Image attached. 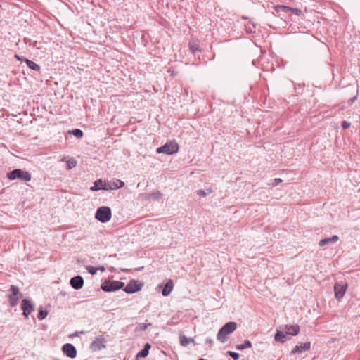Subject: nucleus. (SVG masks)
Returning a JSON list of instances; mask_svg holds the SVG:
<instances>
[{"label":"nucleus","instance_id":"0eeeda50","mask_svg":"<svg viewBox=\"0 0 360 360\" xmlns=\"http://www.w3.org/2000/svg\"><path fill=\"white\" fill-rule=\"evenodd\" d=\"M143 283L136 280H131L123 289L127 293H134L141 290Z\"/></svg>","mask_w":360,"mask_h":360},{"label":"nucleus","instance_id":"bb28decb","mask_svg":"<svg viewBox=\"0 0 360 360\" xmlns=\"http://www.w3.org/2000/svg\"><path fill=\"white\" fill-rule=\"evenodd\" d=\"M68 169H72L76 167L77 161L74 158H70L66 161Z\"/></svg>","mask_w":360,"mask_h":360},{"label":"nucleus","instance_id":"e433bc0d","mask_svg":"<svg viewBox=\"0 0 360 360\" xmlns=\"http://www.w3.org/2000/svg\"><path fill=\"white\" fill-rule=\"evenodd\" d=\"M151 346L149 343H146L145 345H144V347L143 349H146L148 352H149V349H150Z\"/></svg>","mask_w":360,"mask_h":360},{"label":"nucleus","instance_id":"412c9836","mask_svg":"<svg viewBox=\"0 0 360 360\" xmlns=\"http://www.w3.org/2000/svg\"><path fill=\"white\" fill-rule=\"evenodd\" d=\"M189 49L193 53H195L196 51H198L199 49V44L198 41L195 40H192L189 42Z\"/></svg>","mask_w":360,"mask_h":360},{"label":"nucleus","instance_id":"a19ab883","mask_svg":"<svg viewBox=\"0 0 360 360\" xmlns=\"http://www.w3.org/2000/svg\"><path fill=\"white\" fill-rule=\"evenodd\" d=\"M206 342L208 343V344H211L212 342V340H209V339H207L206 340Z\"/></svg>","mask_w":360,"mask_h":360},{"label":"nucleus","instance_id":"1a4fd4ad","mask_svg":"<svg viewBox=\"0 0 360 360\" xmlns=\"http://www.w3.org/2000/svg\"><path fill=\"white\" fill-rule=\"evenodd\" d=\"M104 347L105 345L103 344V337L102 335L96 337L90 345V349L92 352L101 350Z\"/></svg>","mask_w":360,"mask_h":360},{"label":"nucleus","instance_id":"ddd939ff","mask_svg":"<svg viewBox=\"0 0 360 360\" xmlns=\"http://www.w3.org/2000/svg\"><path fill=\"white\" fill-rule=\"evenodd\" d=\"M290 338L291 337L289 336L283 329L282 330H277L274 337L275 340L281 343H284Z\"/></svg>","mask_w":360,"mask_h":360},{"label":"nucleus","instance_id":"aec40b11","mask_svg":"<svg viewBox=\"0 0 360 360\" xmlns=\"http://www.w3.org/2000/svg\"><path fill=\"white\" fill-rule=\"evenodd\" d=\"M25 62L30 69L35 71H39L40 70V66L34 62L27 58L25 59Z\"/></svg>","mask_w":360,"mask_h":360},{"label":"nucleus","instance_id":"a211bd4d","mask_svg":"<svg viewBox=\"0 0 360 360\" xmlns=\"http://www.w3.org/2000/svg\"><path fill=\"white\" fill-rule=\"evenodd\" d=\"M339 240V237L336 235L330 237V238H326L322 240H321L319 243V246H324L330 243H335Z\"/></svg>","mask_w":360,"mask_h":360},{"label":"nucleus","instance_id":"72a5a7b5","mask_svg":"<svg viewBox=\"0 0 360 360\" xmlns=\"http://www.w3.org/2000/svg\"><path fill=\"white\" fill-rule=\"evenodd\" d=\"M282 182V179L280 178H276L274 179V182L272 184H269V185L277 186L278 184Z\"/></svg>","mask_w":360,"mask_h":360},{"label":"nucleus","instance_id":"f8f14e48","mask_svg":"<svg viewBox=\"0 0 360 360\" xmlns=\"http://www.w3.org/2000/svg\"><path fill=\"white\" fill-rule=\"evenodd\" d=\"M335 295L338 300L341 299L346 291V285L342 283H337L334 286Z\"/></svg>","mask_w":360,"mask_h":360},{"label":"nucleus","instance_id":"7c9ffc66","mask_svg":"<svg viewBox=\"0 0 360 360\" xmlns=\"http://www.w3.org/2000/svg\"><path fill=\"white\" fill-rule=\"evenodd\" d=\"M227 354L231 357H232L234 360H238L239 359V357H240V356H239V354L238 353L232 352V351H228Z\"/></svg>","mask_w":360,"mask_h":360},{"label":"nucleus","instance_id":"423d86ee","mask_svg":"<svg viewBox=\"0 0 360 360\" xmlns=\"http://www.w3.org/2000/svg\"><path fill=\"white\" fill-rule=\"evenodd\" d=\"M10 290L11 293L8 295V297L10 305L13 307L18 304L19 300L22 297V294L20 292L18 288L15 285H11Z\"/></svg>","mask_w":360,"mask_h":360},{"label":"nucleus","instance_id":"ea45409f","mask_svg":"<svg viewBox=\"0 0 360 360\" xmlns=\"http://www.w3.org/2000/svg\"><path fill=\"white\" fill-rule=\"evenodd\" d=\"M356 97L354 96V98H352V99L349 100V103L352 104L355 100H356Z\"/></svg>","mask_w":360,"mask_h":360},{"label":"nucleus","instance_id":"f257e3e1","mask_svg":"<svg viewBox=\"0 0 360 360\" xmlns=\"http://www.w3.org/2000/svg\"><path fill=\"white\" fill-rule=\"evenodd\" d=\"M237 328V324L235 322H229L226 323L219 330L217 334V340L222 343L227 341V335L235 331Z\"/></svg>","mask_w":360,"mask_h":360},{"label":"nucleus","instance_id":"473e14b6","mask_svg":"<svg viewBox=\"0 0 360 360\" xmlns=\"http://www.w3.org/2000/svg\"><path fill=\"white\" fill-rule=\"evenodd\" d=\"M290 11L292 12L297 15H300L302 14V11L298 8H291Z\"/></svg>","mask_w":360,"mask_h":360},{"label":"nucleus","instance_id":"f704fd0d","mask_svg":"<svg viewBox=\"0 0 360 360\" xmlns=\"http://www.w3.org/2000/svg\"><path fill=\"white\" fill-rule=\"evenodd\" d=\"M197 194L202 197H205L207 195L206 192L202 189H200V190L197 191Z\"/></svg>","mask_w":360,"mask_h":360},{"label":"nucleus","instance_id":"4be33fe9","mask_svg":"<svg viewBox=\"0 0 360 360\" xmlns=\"http://www.w3.org/2000/svg\"><path fill=\"white\" fill-rule=\"evenodd\" d=\"M193 342V339L191 338H187L185 335L180 336V343L182 346H187L191 342Z\"/></svg>","mask_w":360,"mask_h":360},{"label":"nucleus","instance_id":"7ed1b4c3","mask_svg":"<svg viewBox=\"0 0 360 360\" xmlns=\"http://www.w3.org/2000/svg\"><path fill=\"white\" fill-rule=\"evenodd\" d=\"M112 212L109 207L102 206L98 208L95 214V218L102 222L105 223L110 220Z\"/></svg>","mask_w":360,"mask_h":360},{"label":"nucleus","instance_id":"4468645a","mask_svg":"<svg viewBox=\"0 0 360 360\" xmlns=\"http://www.w3.org/2000/svg\"><path fill=\"white\" fill-rule=\"evenodd\" d=\"M70 285L75 290H79L83 287L84 280L80 276H77L70 279Z\"/></svg>","mask_w":360,"mask_h":360},{"label":"nucleus","instance_id":"9b49d317","mask_svg":"<svg viewBox=\"0 0 360 360\" xmlns=\"http://www.w3.org/2000/svg\"><path fill=\"white\" fill-rule=\"evenodd\" d=\"M124 183L120 179H113L106 181V190H115L123 187Z\"/></svg>","mask_w":360,"mask_h":360},{"label":"nucleus","instance_id":"5701e85b","mask_svg":"<svg viewBox=\"0 0 360 360\" xmlns=\"http://www.w3.org/2000/svg\"><path fill=\"white\" fill-rule=\"evenodd\" d=\"M162 197V193H161L160 191H155V192L148 194L147 196V199H153L155 200H158Z\"/></svg>","mask_w":360,"mask_h":360},{"label":"nucleus","instance_id":"393cba45","mask_svg":"<svg viewBox=\"0 0 360 360\" xmlns=\"http://www.w3.org/2000/svg\"><path fill=\"white\" fill-rule=\"evenodd\" d=\"M274 9L276 12L283 11L287 13L290 11L291 8L287 6L278 5L274 7Z\"/></svg>","mask_w":360,"mask_h":360},{"label":"nucleus","instance_id":"dca6fc26","mask_svg":"<svg viewBox=\"0 0 360 360\" xmlns=\"http://www.w3.org/2000/svg\"><path fill=\"white\" fill-rule=\"evenodd\" d=\"M311 347V343L309 342H304L301 345H297L291 351L292 354H295L297 353H300L304 351L309 350Z\"/></svg>","mask_w":360,"mask_h":360},{"label":"nucleus","instance_id":"2eb2a0df","mask_svg":"<svg viewBox=\"0 0 360 360\" xmlns=\"http://www.w3.org/2000/svg\"><path fill=\"white\" fill-rule=\"evenodd\" d=\"M282 329L290 337L297 335L300 332L297 325H285Z\"/></svg>","mask_w":360,"mask_h":360},{"label":"nucleus","instance_id":"2f4dec72","mask_svg":"<svg viewBox=\"0 0 360 360\" xmlns=\"http://www.w3.org/2000/svg\"><path fill=\"white\" fill-rule=\"evenodd\" d=\"M47 314H48V313H47L46 311L41 309L39 311L38 318L39 319H45L46 317Z\"/></svg>","mask_w":360,"mask_h":360},{"label":"nucleus","instance_id":"a878e982","mask_svg":"<svg viewBox=\"0 0 360 360\" xmlns=\"http://www.w3.org/2000/svg\"><path fill=\"white\" fill-rule=\"evenodd\" d=\"M151 323H138L136 327V329L135 330L137 332V331H143V330H146V328L150 326Z\"/></svg>","mask_w":360,"mask_h":360},{"label":"nucleus","instance_id":"c756f323","mask_svg":"<svg viewBox=\"0 0 360 360\" xmlns=\"http://www.w3.org/2000/svg\"><path fill=\"white\" fill-rule=\"evenodd\" d=\"M86 269L91 275H95L97 273V271L98 270V269H97L96 267H94L92 266H87L86 267Z\"/></svg>","mask_w":360,"mask_h":360},{"label":"nucleus","instance_id":"f3484780","mask_svg":"<svg viewBox=\"0 0 360 360\" xmlns=\"http://www.w3.org/2000/svg\"><path fill=\"white\" fill-rule=\"evenodd\" d=\"M174 283L172 280L169 279L165 284L162 293L163 296H168L174 289Z\"/></svg>","mask_w":360,"mask_h":360},{"label":"nucleus","instance_id":"9d476101","mask_svg":"<svg viewBox=\"0 0 360 360\" xmlns=\"http://www.w3.org/2000/svg\"><path fill=\"white\" fill-rule=\"evenodd\" d=\"M62 350L63 352L70 358H75L77 356V350L72 344H65L62 347Z\"/></svg>","mask_w":360,"mask_h":360},{"label":"nucleus","instance_id":"4c0bfd02","mask_svg":"<svg viewBox=\"0 0 360 360\" xmlns=\"http://www.w3.org/2000/svg\"><path fill=\"white\" fill-rule=\"evenodd\" d=\"M15 58H16L18 59V60H20V61H22V60H24V61H25V58H22V57H20V56H19L18 55H17V54H15Z\"/></svg>","mask_w":360,"mask_h":360},{"label":"nucleus","instance_id":"f03ea898","mask_svg":"<svg viewBox=\"0 0 360 360\" xmlns=\"http://www.w3.org/2000/svg\"><path fill=\"white\" fill-rule=\"evenodd\" d=\"M7 177L10 180L19 179L22 181H30L32 176L30 172L20 169H15L7 174Z\"/></svg>","mask_w":360,"mask_h":360},{"label":"nucleus","instance_id":"79ce46f5","mask_svg":"<svg viewBox=\"0 0 360 360\" xmlns=\"http://www.w3.org/2000/svg\"><path fill=\"white\" fill-rule=\"evenodd\" d=\"M198 360H205V359H198Z\"/></svg>","mask_w":360,"mask_h":360},{"label":"nucleus","instance_id":"58836bf2","mask_svg":"<svg viewBox=\"0 0 360 360\" xmlns=\"http://www.w3.org/2000/svg\"><path fill=\"white\" fill-rule=\"evenodd\" d=\"M97 269H98V270H100L102 272L105 271V269L104 266H99V267H97Z\"/></svg>","mask_w":360,"mask_h":360},{"label":"nucleus","instance_id":"c85d7f7f","mask_svg":"<svg viewBox=\"0 0 360 360\" xmlns=\"http://www.w3.org/2000/svg\"><path fill=\"white\" fill-rule=\"evenodd\" d=\"M149 352H148L146 349H143L139 352H138L136 355V358H144L146 357L148 355Z\"/></svg>","mask_w":360,"mask_h":360},{"label":"nucleus","instance_id":"cd10ccee","mask_svg":"<svg viewBox=\"0 0 360 360\" xmlns=\"http://www.w3.org/2000/svg\"><path fill=\"white\" fill-rule=\"evenodd\" d=\"M69 133L73 134L77 138H82L83 136L82 131L79 129H75L72 131H70Z\"/></svg>","mask_w":360,"mask_h":360},{"label":"nucleus","instance_id":"6ab92c4d","mask_svg":"<svg viewBox=\"0 0 360 360\" xmlns=\"http://www.w3.org/2000/svg\"><path fill=\"white\" fill-rule=\"evenodd\" d=\"M93 191L98 190H106V181H103L101 179L96 180L94 182V186L91 188Z\"/></svg>","mask_w":360,"mask_h":360},{"label":"nucleus","instance_id":"c9c22d12","mask_svg":"<svg viewBox=\"0 0 360 360\" xmlns=\"http://www.w3.org/2000/svg\"><path fill=\"white\" fill-rule=\"evenodd\" d=\"M350 126V123L347 122V121H343L342 122V127L343 129H346Z\"/></svg>","mask_w":360,"mask_h":360},{"label":"nucleus","instance_id":"20e7f679","mask_svg":"<svg viewBox=\"0 0 360 360\" xmlns=\"http://www.w3.org/2000/svg\"><path fill=\"white\" fill-rule=\"evenodd\" d=\"M179 145L175 141H170L162 146L158 148L157 153L173 155L179 151Z\"/></svg>","mask_w":360,"mask_h":360},{"label":"nucleus","instance_id":"39448f33","mask_svg":"<svg viewBox=\"0 0 360 360\" xmlns=\"http://www.w3.org/2000/svg\"><path fill=\"white\" fill-rule=\"evenodd\" d=\"M124 283L121 281H106L101 285V289L105 292H112L121 289L124 287Z\"/></svg>","mask_w":360,"mask_h":360},{"label":"nucleus","instance_id":"b1692460","mask_svg":"<svg viewBox=\"0 0 360 360\" xmlns=\"http://www.w3.org/2000/svg\"><path fill=\"white\" fill-rule=\"evenodd\" d=\"M252 347V343L250 340H245L243 344L238 345L236 346V349L238 350H243L246 348H250Z\"/></svg>","mask_w":360,"mask_h":360},{"label":"nucleus","instance_id":"6e6552de","mask_svg":"<svg viewBox=\"0 0 360 360\" xmlns=\"http://www.w3.org/2000/svg\"><path fill=\"white\" fill-rule=\"evenodd\" d=\"M21 309L25 317L27 318L28 316L34 311V307L29 300L23 299L21 303Z\"/></svg>","mask_w":360,"mask_h":360}]
</instances>
